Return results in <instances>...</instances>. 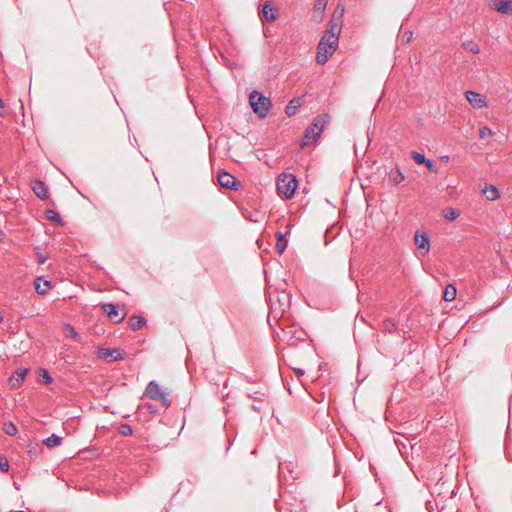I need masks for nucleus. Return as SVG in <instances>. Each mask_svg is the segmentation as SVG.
<instances>
[{"instance_id":"nucleus-9","label":"nucleus","mask_w":512,"mask_h":512,"mask_svg":"<svg viewBox=\"0 0 512 512\" xmlns=\"http://www.w3.org/2000/svg\"><path fill=\"white\" fill-rule=\"evenodd\" d=\"M102 308H103L104 312L107 314V316L109 317V319L111 321H113L114 323H120L125 317V314L124 315L119 314V309H118L117 305L108 303V304H104L102 306Z\"/></svg>"},{"instance_id":"nucleus-10","label":"nucleus","mask_w":512,"mask_h":512,"mask_svg":"<svg viewBox=\"0 0 512 512\" xmlns=\"http://www.w3.org/2000/svg\"><path fill=\"white\" fill-rule=\"evenodd\" d=\"M328 0H316L313 7L312 21L320 23L323 20L324 11Z\"/></svg>"},{"instance_id":"nucleus-24","label":"nucleus","mask_w":512,"mask_h":512,"mask_svg":"<svg viewBox=\"0 0 512 512\" xmlns=\"http://www.w3.org/2000/svg\"><path fill=\"white\" fill-rule=\"evenodd\" d=\"M61 443H62V437H60L56 434H52L51 436H49L48 438H46L44 440V444L48 448H54L56 446H59Z\"/></svg>"},{"instance_id":"nucleus-6","label":"nucleus","mask_w":512,"mask_h":512,"mask_svg":"<svg viewBox=\"0 0 512 512\" xmlns=\"http://www.w3.org/2000/svg\"><path fill=\"white\" fill-rule=\"evenodd\" d=\"M283 339L289 345H297L299 341H304L306 337V333L304 330L296 327L295 325H290L282 329Z\"/></svg>"},{"instance_id":"nucleus-17","label":"nucleus","mask_w":512,"mask_h":512,"mask_svg":"<svg viewBox=\"0 0 512 512\" xmlns=\"http://www.w3.org/2000/svg\"><path fill=\"white\" fill-rule=\"evenodd\" d=\"M35 284V290L37 293L41 295H45L50 290L51 283L48 280H44L41 277H38L34 281Z\"/></svg>"},{"instance_id":"nucleus-27","label":"nucleus","mask_w":512,"mask_h":512,"mask_svg":"<svg viewBox=\"0 0 512 512\" xmlns=\"http://www.w3.org/2000/svg\"><path fill=\"white\" fill-rule=\"evenodd\" d=\"M46 216L51 222L58 225L62 224V218L58 212L49 209L46 211Z\"/></svg>"},{"instance_id":"nucleus-36","label":"nucleus","mask_w":512,"mask_h":512,"mask_svg":"<svg viewBox=\"0 0 512 512\" xmlns=\"http://www.w3.org/2000/svg\"><path fill=\"white\" fill-rule=\"evenodd\" d=\"M43 378L45 384H50L52 382V377L49 375V373L46 370H43Z\"/></svg>"},{"instance_id":"nucleus-18","label":"nucleus","mask_w":512,"mask_h":512,"mask_svg":"<svg viewBox=\"0 0 512 512\" xmlns=\"http://www.w3.org/2000/svg\"><path fill=\"white\" fill-rule=\"evenodd\" d=\"M145 323H146V320L140 316H132L128 320V326L133 331H137V330L141 329L145 325Z\"/></svg>"},{"instance_id":"nucleus-19","label":"nucleus","mask_w":512,"mask_h":512,"mask_svg":"<svg viewBox=\"0 0 512 512\" xmlns=\"http://www.w3.org/2000/svg\"><path fill=\"white\" fill-rule=\"evenodd\" d=\"M482 193L485 196V198L487 200H490V201H494V200H496L499 197L498 189L495 186H493V185L486 186L482 190Z\"/></svg>"},{"instance_id":"nucleus-34","label":"nucleus","mask_w":512,"mask_h":512,"mask_svg":"<svg viewBox=\"0 0 512 512\" xmlns=\"http://www.w3.org/2000/svg\"><path fill=\"white\" fill-rule=\"evenodd\" d=\"M0 470L4 473L9 471V462L6 457L0 456Z\"/></svg>"},{"instance_id":"nucleus-4","label":"nucleus","mask_w":512,"mask_h":512,"mask_svg":"<svg viewBox=\"0 0 512 512\" xmlns=\"http://www.w3.org/2000/svg\"><path fill=\"white\" fill-rule=\"evenodd\" d=\"M249 102L253 111L260 117H265L272 107L271 100L258 91H253L250 94Z\"/></svg>"},{"instance_id":"nucleus-30","label":"nucleus","mask_w":512,"mask_h":512,"mask_svg":"<svg viewBox=\"0 0 512 512\" xmlns=\"http://www.w3.org/2000/svg\"><path fill=\"white\" fill-rule=\"evenodd\" d=\"M299 104H300L299 99H292L286 107V114L289 116L293 115L295 112V109L297 108V106Z\"/></svg>"},{"instance_id":"nucleus-31","label":"nucleus","mask_w":512,"mask_h":512,"mask_svg":"<svg viewBox=\"0 0 512 512\" xmlns=\"http://www.w3.org/2000/svg\"><path fill=\"white\" fill-rule=\"evenodd\" d=\"M411 157L412 159L417 163V164H424L426 163V157L424 154L422 153H419L417 151H413L411 153Z\"/></svg>"},{"instance_id":"nucleus-11","label":"nucleus","mask_w":512,"mask_h":512,"mask_svg":"<svg viewBox=\"0 0 512 512\" xmlns=\"http://www.w3.org/2000/svg\"><path fill=\"white\" fill-rule=\"evenodd\" d=\"M98 357L111 362L122 359V355L118 349L101 348L98 350Z\"/></svg>"},{"instance_id":"nucleus-38","label":"nucleus","mask_w":512,"mask_h":512,"mask_svg":"<svg viewBox=\"0 0 512 512\" xmlns=\"http://www.w3.org/2000/svg\"><path fill=\"white\" fill-rule=\"evenodd\" d=\"M3 109H4V103H3L2 99L0 98V115L3 112Z\"/></svg>"},{"instance_id":"nucleus-8","label":"nucleus","mask_w":512,"mask_h":512,"mask_svg":"<svg viewBox=\"0 0 512 512\" xmlns=\"http://www.w3.org/2000/svg\"><path fill=\"white\" fill-rule=\"evenodd\" d=\"M491 7L501 14L512 15V0H491Z\"/></svg>"},{"instance_id":"nucleus-14","label":"nucleus","mask_w":512,"mask_h":512,"mask_svg":"<svg viewBox=\"0 0 512 512\" xmlns=\"http://www.w3.org/2000/svg\"><path fill=\"white\" fill-rule=\"evenodd\" d=\"M34 194L40 199H46L49 196V191L44 182L35 180L32 185Z\"/></svg>"},{"instance_id":"nucleus-2","label":"nucleus","mask_w":512,"mask_h":512,"mask_svg":"<svg viewBox=\"0 0 512 512\" xmlns=\"http://www.w3.org/2000/svg\"><path fill=\"white\" fill-rule=\"evenodd\" d=\"M276 186L280 196L291 199L295 194L298 182L294 175L282 173L278 176Z\"/></svg>"},{"instance_id":"nucleus-40","label":"nucleus","mask_w":512,"mask_h":512,"mask_svg":"<svg viewBox=\"0 0 512 512\" xmlns=\"http://www.w3.org/2000/svg\"><path fill=\"white\" fill-rule=\"evenodd\" d=\"M3 321V315L2 313L0 312V323Z\"/></svg>"},{"instance_id":"nucleus-21","label":"nucleus","mask_w":512,"mask_h":512,"mask_svg":"<svg viewBox=\"0 0 512 512\" xmlns=\"http://www.w3.org/2000/svg\"><path fill=\"white\" fill-rule=\"evenodd\" d=\"M404 179L405 177L403 173L398 168L392 169L389 172V180L395 185L400 184L402 181H404Z\"/></svg>"},{"instance_id":"nucleus-20","label":"nucleus","mask_w":512,"mask_h":512,"mask_svg":"<svg viewBox=\"0 0 512 512\" xmlns=\"http://www.w3.org/2000/svg\"><path fill=\"white\" fill-rule=\"evenodd\" d=\"M461 47L469 52V53H472V54H479L480 53V47L477 43H475L474 41L472 40H466V41H463L462 44H461Z\"/></svg>"},{"instance_id":"nucleus-13","label":"nucleus","mask_w":512,"mask_h":512,"mask_svg":"<svg viewBox=\"0 0 512 512\" xmlns=\"http://www.w3.org/2000/svg\"><path fill=\"white\" fill-rule=\"evenodd\" d=\"M466 99L468 102L476 108H482L485 106V100L482 95L474 91L466 92Z\"/></svg>"},{"instance_id":"nucleus-12","label":"nucleus","mask_w":512,"mask_h":512,"mask_svg":"<svg viewBox=\"0 0 512 512\" xmlns=\"http://www.w3.org/2000/svg\"><path fill=\"white\" fill-rule=\"evenodd\" d=\"M218 183L224 188L237 189L236 178L228 172H221L218 174Z\"/></svg>"},{"instance_id":"nucleus-41","label":"nucleus","mask_w":512,"mask_h":512,"mask_svg":"<svg viewBox=\"0 0 512 512\" xmlns=\"http://www.w3.org/2000/svg\"><path fill=\"white\" fill-rule=\"evenodd\" d=\"M289 466H290V465H286L285 467H286L290 472H292V470H290V469H289Z\"/></svg>"},{"instance_id":"nucleus-5","label":"nucleus","mask_w":512,"mask_h":512,"mask_svg":"<svg viewBox=\"0 0 512 512\" xmlns=\"http://www.w3.org/2000/svg\"><path fill=\"white\" fill-rule=\"evenodd\" d=\"M144 395L152 400L159 401L163 407L170 406V401L156 381L148 383Z\"/></svg>"},{"instance_id":"nucleus-35","label":"nucleus","mask_w":512,"mask_h":512,"mask_svg":"<svg viewBox=\"0 0 512 512\" xmlns=\"http://www.w3.org/2000/svg\"><path fill=\"white\" fill-rule=\"evenodd\" d=\"M424 165L429 169V171H431V172L436 171V166L432 160L426 159V163H424Z\"/></svg>"},{"instance_id":"nucleus-25","label":"nucleus","mask_w":512,"mask_h":512,"mask_svg":"<svg viewBox=\"0 0 512 512\" xmlns=\"http://www.w3.org/2000/svg\"><path fill=\"white\" fill-rule=\"evenodd\" d=\"M381 328L385 332L393 333L397 330L396 324L392 319H384L381 324Z\"/></svg>"},{"instance_id":"nucleus-3","label":"nucleus","mask_w":512,"mask_h":512,"mask_svg":"<svg viewBox=\"0 0 512 512\" xmlns=\"http://www.w3.org/2000/svg\"><path fill=\"white\" fill-rule=\"evenodd\" d=\"M329 115L323 114L316 117L313 123L306 129L303 145L315 142L320 136L324 126L329 123Z\"/></svg>"},{"instance_id":"nucleus-32","label":"nucleus","mask_w":512,"mask_h":512,"mask_svg":"<svg viewBox=\"0 0 512 512\" xmlns=\"http://www.w3.org/2000/svg\"><path fill=\"white\" fill-rule=\"evenodd\" d=\"M119 432L120 434H122L123 436H129L132 434L133 430H132V427L128 424H122L120 427H119Z\"/></svg>"},{"instance_id":"nucleus-33","label":"nucleus","mask_w":512,"mask_h":512,"mask_svg":"<svg viewBox=\"0 0 512 512\" xmlns=\"http://www.w3.org/2000/svg\"><path fill=\"white\" fill-rule=\"evenodd\" d=\"M493 131L489 127H482L479 131V136L481 139H485L486 137L492 136Z\"/></svg>"},{"instance_id":"nucleus-16","label":"nucleus","mask_w":512,"mask_h":512,"mask_svg":"<svg viewBox=\"0 0 512 512\" xmlns=\"http://www.w3.org/2000/svg\"><path fill=\"white\" fill-rule=\"evenodd\" d=\"M27 369H18L14 372V374L9 379L10 386L12 388L18 387L25 379L27 375Z\"/></svg>"},{"instance_id":"nucleus-28","label":"nucleus","mask_w":512,"mask_h":512,"mask_svg":"<svg viewBox=\"0 0 512 512\" xmlns=\"http://www.w3.org/2000/svg\"><path fill=\"white\" fill-rule=\"evenodd\" d=\"M3 431L9 436H14L17 434L18 429L13 422H6L3 425Z\"/></svg>"},{"instance_id":"nucleus-22","label":"nucleus","mask_w":512,"mask_h":512,"mask_svg":"<svg viewBox=\"0 0 512 512\" xmlns=\"http://www.w3.org/2000/svg\"><path fill=\"white\" fill-rule=\"evenodd\" d=\"M276 236H277L276 250L279 254H282L287 247V240L285 238V235L282 232H277Z\"/></svg>"},{"instance_id":"nucleus-26","label":"nucleus","mask_w":512,"mask_h":512,"mask_svg":"<svg viewBox=\"0 0 512 512\" xmlns=\"http://www.w3.org/2000/svg\"><path fill=\"white\" fill-rule=\"evenodd\" d=\"M456 288L454 285H448L444 291V300L453 301L456 297Z\"/></svg>"},{"instance_id":"nucleus-37","label":"nucleus","mask_w":512,"mask_h":512,"mask_svg":"<svg viewBox=\"0 0 512 512\" xmlns=\"http://www.w3.org/2000/svg\"><path fill=\"white\" fill-rule=\"evenodd\" d=\"M46 260H47V258L45 256H43V255H39L38 256V263L39 264H44Z\"/></svg>"},{"instance_id":"nucleus-23","label":"nucleus","mask_w":512,"mask_h":512,"mask_svg":"<svg viewBox=\"0 0 512 512\" xmlns=\"http://www.w3.org/2000/svg\"><path fill=\"white\" fill-rule=\"evenodd\" d=\"M63 332L65 337L72 338L73 340L78 341L80 339V335L75 330V328L70 324H65L63 328Z\"/></svg>"},{"instance_id":"nucleus-7","label":"nucleus","mask_w":512,"mask_h":512,"mask_svg":"<svg viewBox=\"0 0 512 512\" xmlns=\"http://www.w3.org/2000/svg\"><path fill=\"white\" fill-rule=\"evenodd\" d=\"M415 245L421 255L428 253L430 249L429 237L426 233H420L419 231L415 234Z\"/></svg>"},{"instance_id":"nucleus-29","label":"nucleus","mask_w":512,"mask_h":512,"mask_svg":"<svg viewBox=\"0 0 512 512\" xmlns=\"http://www.w3.org/2000/svg\"><path fill=\"white\" fill-rule=\"evenodd\" d=\"M460 216V212L459 210L457 209H454V208H447L445 211H444V217L449 220V221H453L455 219H457L458 217Z\"/></svg>"},{"instance_id":"nucleus-39","label":"nucleus","mask_w":512,"mask_h":512,"mask_svg":"<svg viewBox=\"0 0 512 512\" xmlns=\"http://www.w3.org/2000/svg\"><path fill=\"white\" fill-rule=\"evenodd\" d=\"M295 372L298 376H302L304 374V371L301 369H295Z\"/></svg>"},{"instance_id":"nucleus-15","label":"nucleus","mask_w":512,"mask_h":512,"mask_svg":"<svg viewBox=\"0 0 512 512\" xmlns=\"http://www.w3.org/2000/svg\"><path fill=\"white\" fill-rule=\"evenodd\" d=\"M259 16L262 21L272 22L276 20V15L273 12V7L269 1L265 2Z\"/></svg>"},{"instance_id":"nucleus-1","label":"nucleus","mask_w":512,"mask_h":512,"mask_svg":"<svg viewBox=\"0 0 512 512\" xmlns=\"http://www.w3.org/2000/svg\"><path fill=\"white\" fill-rule=\"evenodd\" d=\"M343 13V8H336L328 23V28L323 33L318 43L316 61L320 65L326 64L329 57L332 56L338 47Z\"/></svg>"}]
</instances>
